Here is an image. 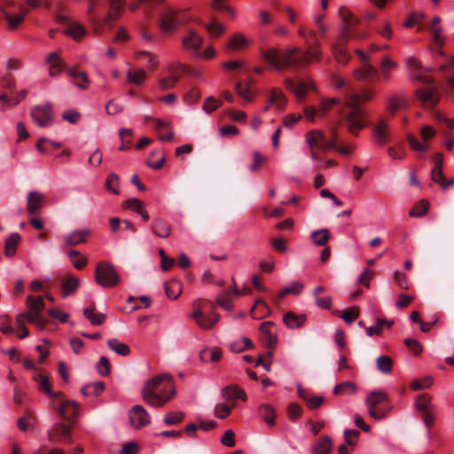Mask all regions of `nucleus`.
I'll use <instances>...</instances> for the list:
<instances>
[{"mask_svg":"<svg viewBox=\"0 0 454 454\" xmlns=\"http://www.w3.org/2000/svg\"><path fill=\"white\" fill-rule=\"evenodd\" d=\"M333 55L336 60L340 64H346L349 59V55L347 53L346 48L340 43H333L331 46Z\"/></svg>","mask_w":454,"mask_h":454,"instance_id":"e433bc0d","label":"nucleus"},{"mask_svg":"<svg viewBox=\"0 0 454 454\" xmlns=\"http://www.w3.org/2000/svg\"><path fill=\"white\" fill-rule=\"evenodd\" d=\"M80 285V280L74 276L66 277L61 285V295L66 298L75 293Z\"/></svg>","mask_w":454,"mask_h":454,"instance_id":"c85d7f7f","label":"nucleus"},{"mask_svg":"<svg viewBox=\"0 0 454 454\" xmlns=\"http://www.w3.org/2000/svg\"><path fill=\"white\" fill-rule=\"evenodd\" d=\"M387 325L390 327L393 325V321H387L384 319H378L374 325L366 328V334L372 336L373 334H380L383 329V325Z\"/></svg>","mask_w":454,"mask_h":454,"instance_id":"3c124183","label":"nucleus"},{"mask_svg":"<svg viewBox=\"0 0 454 454\" xmlns=\"http://www.w3.org/2000/svg\"><path fill=\"white\" fill-rule=\"evenodd\" d=\"M179 80V76L176 74H168L166 77L159 79L158 83L161 90H167L173 89Z\"/></svg>","mask_w":454,"mask_h":454,"instance_id":"a18cd8bd","label":"nucleus"},{"mask_svg":"<svg viewBox=\"0 0 454 454\" xmlns=\"http://www.w3.org/2000/svg\"><path fill=\"white\" fill-rule=\"evenodd\" d=\"M441 21V18L439 16H435L432 19V24L429 27L433 35V42L436 46L442 47L444 45V38L442 36V28L439 25Z\"/></svg>","mask_w":454,"mask_h":454,"instance_id":"bb28decb","label":"nucleus"},{"mask_svg":"<svg viewBox=\"0 0 454 454\" xmlns=\"http://www.w3.org/2000/svg\"><path fill=\"white\" fill-rule=\"evenodd\" d=\"M397 64L392 61L389 58L386 57L381 62V73L385 78H388L390 75V70L396 68Z\"/></svg>","mask_w":454,"mask_h":454,"instance_id":"338daca9","label":"nucleus"},{"mask_svg":"<svg viewBox=\"0 0 454 454\" xmlns=\"http://www.w3.org/2000/svg\"><path fill=\"white\" fill-rule=\"evenodd\" d=\"M98 372L101 376H108L110 374V362L106 356H101L96 365Z\"/></svg>","mask_w":454,"mask_h":454,"instance_id":"680f3d73","label":"nucleus"},{"mask_svg":"<svg viewBox=\"0 0 454 454\" xmlns=\"http://www.w3.org/2000/svg\"><path fill=\"white\" fill-rule=\"evenodd\" d=\"M340 102L338 98H322L318 106L319 118H325L329 111Z\"/></svg>","mask_w":454,"mask_h":454,"instance_id":"473e14b6","label":"nucleus"},{"mask_svg":"<svg viewBox=\"0 0 454 454\" xmlns=\"http://www.w3.org/2000/svg\"><path fill=\"white\" fill-rule=\"evenodd\" d=\"M286 87L292 91L296 98L301 102L305 99L307 91L309 90H314L315 85L312 81H293L291 79H286L285 81Z\"/></svg>","mask_w":454,"mask_h":454,"instance_id":"4468645a","label":"nucleus"},{"mask_svg":"<svg viewBox=\"0 0 454 454\" xmlns=\"http://www.w3.org/2000/svg\"><path fill=\"white\" fill-rule=\"evenodd\" d=\"M59 21L62 22L67 27L64 33L74 39L78 40L87 34V31L82 25L78 22L71 21L66 15H59Z\"/></svg>","mask_w":454,"mask_h":454,"instance_id":"f3484780","label":"nucleus"},{"mask_svg":"<svg viewBox=\"0 0 454 454\" xmlns=\"http://www.w3.org/2000/svg\"><path fill=\"white\" fill-rule=\"evenodd\" d=\"M20 240V236L19 233H12L10 235L4 244V254L8 257H12L14 255L16 252V247Z\"/></svg>","mask_w":454,"mask_h":454,"instance_id":"4c0bfd02","label":"nucleus"},{"mask_svg":"<svg viewBox=\"0 0 454 454\" xmlns=\"http://www.w3.org/2000/svg\"><path fill=\"white\" fill-rule=\"evenodd\" d=\"M333 450V441L328 435L320 437L310 448V454H330Z\"/></svg>","mask_w":454,"mask_h":454,"instance_id":"4be33fe9","label":"nucleus"},{"mask_svg":"<svg viewBox=\"0 0 454 454\" xmlns=\"http://www.w3.org/2000/svg\"><path fill=\"white\" fill-rule=\"evenodd\" d=\"M127 82L135 85H141L146 78V73L142 68L129 69L127 71Z\"/></svg>","mask_w":454,"mask_h":454,"instance_id":"7c9ffc66","label":"nucleus"},{"mask_svg":"<svg viewBox=\"0 0 454 454\" xmlns=\"http://www.w3.org/2000/svg\"><path fill=\"white\" fill-rule=\"evenodd\" d=\"M202 43L203 38L194 29H189L187 35L182 38L183 47L194 51L195 54L200 51Z\"/></svg>","mask_w":454,"mask_h":454,"instance_id":"aec40b11","label":"nucleus"},{"mask_svg":"<svg viewBox=\"0 0 454 454\" xmlns=\"http://www.w3.org/2000/svg\"><path fill=\"white\" fill-rule=\"evenodd\" d=\"M35 380L37 381L38 387L43 393L48 395H51L49 379L47 376L37 373L35 376Z\"/></svg>","mask_w":454,"mask_h":454,"instance_id":"4d7b16f0","label":"nucleus"},{"mask_svg":"<svg viewBox=\"0 0 454 454\" xmlns=\"http://www.w3.org/2000/svg\"><path fill=\"white\" fill-rule=\"evenodd\" d=\"M303 290V285L298 281L292 282L290 285L285 286L281 289L278 297L281 299L285 295L293 294H300Z\"/></svg>","mask_w":454,"mask_h":454,"instance_id":"09e8293b","label":"nucleus"},{"mask_svg":"<svg viewBox=\"0 0 454 454\" xmlns=\"http://www.w3.org/2000/svg\"><path fill=\"white\" fill-rule=\"evenodd\" d=\"M179 20L176 16V12L170 7H165L160 15V27L165 34L172 33L176 30Z\"/></svg>","mask_w":454,"mask_h":454,"instance_id":"2eb2a0df","label":"nucleus"},{"mask_svg":"<svg viewBox=\"0 0 454 454\" xmlns=\"http://www.w3.org/2000/svg\"><path fill=\"white\" fill-rule=\"evenodd\" d=\"M258 414L269 426L272 427L275 425V411L270 405H261L258 409Z\"/></svg>","mask_w":454,"mask_h":454,"instance_id":"f704fd0d","label":"nucleus"},{"mask_svg":"<svg viewBox=\"0 0 454 454\" xmlns=\"http://www.w3.org/2000/svg\"><path fill=\"white\" fill-rule=\"evenodd\" d=\"M27 13V9L16 4L13 0H3L0 4V14H3L8 27L12 30L16 29L23 21Z\"/></svg>","mask_w":454,"mask_h":454,"instance_id":"20e7f679","label":"nucleus"},{"mask_svg":"<svg viewBox=\"0 0 454 454\" xmlns=\"http://www.w3.org/2000/svg\"><path fill=\"white\" fill-rule=\"evenodd\" d=\"M361 100V97L354 92H348L345 97L343 103L344 106L349 107L351 110L355 107H358V104Z\"/></svg>","mask_w":454,"mask_h":454,"instance_id":"0e129e2a","label":"nucleus"},{"mask_svg":"<svg viewBox=\"0 0 454 454\" xmlns=\"http://www.w3.org/2000/svg\"><path fill=\"white\" fill-rule=\"evenodd\" d=\"M23 315V319L27 318L28 322L35 325L37 327L42 328L43 326L44 321L41 317V311H34L29 310L26 314Z\"/></svg>","mask_w":454,"mask_h":454,"instance_id":"8fccbe9b","label":"nucleus"},{"mask_svg":"<svg viewBox=\"0 0 454 454\" xmlns=\"http://www.w3.org/2000/svg\"><path fill=\"white\" fill-rule=\"evenodd\" d=\"M51 406L62 419L69 422L79 413V405L72 399H52Z\"/></svg>","mask_w":454,"mask_h":454,"instance_id":"423d86ee","label":"nucleus"},{"mask_svg":"<svg viewBox=\"0 0 454 454\" xmlns=\"http://www.w3.org/2000/svg\"><path fill=\"white\" fill-rule=\"evenodd\" d=\"M27 305L29 310L42 311L44 308V301L41 296L34 298L29 295L27 298Z\"/></svg>","mask_w":454,"mask_h":454,"instance_id":"864d4df0","label":"nucleus"},{"mask_svg":"<svg viewBox=\"0 0 454 454\" xmlns=\"http://www.w3.org/2000/svg\"><path fill=\"white\" fill-rule=\"evenodd\" d=\"M235 407V404H228L224 403H221L215 405V415L219 419L226 418L230 413L232 408Z\"/></svg>","mask_w":454,"mask_h":454,"instance_id":"6e6d98bb","label":"nucleus"},{"mask_svg":"<svg viewBox=\"0 0 454 454\" xmlns=\"http://www.w3.org/2000/svg\"><path fill=\"white\" fill-rule=\"evenodd\" d=\"M406 100L402 96H394L387 99V110L391 114H395L398 109L406 106Z\"/></svg>","mask_w":454,"mask_h":454,"instance_id":"37998d69","label":"nucleus"},{"mask_svg":"<svg viewBox=\"0 0 454 454\" xmlns=\"http://www.w3.org/2000/svg\"><path fill=\"white\" fill-rule=\"evenodd\" d=\"M107 190L114 194L119 193V176L116 174H110L106 181Z\"/></svg>","mask_w":454,"mask_h":454,"instance_id":"052dcab7","label":"nucleus"},{"mask_svg":"<svg viewBox=\"0 0 454 454\" xmlns=\"http://www.w3.org/2000/svg\"><path fill=\"white\" fill-rule=\"evenodd\" d=\"M43 195L38 192H30L27 194V211L30 215L37 214L41 209Z\"/></svg>","mask_w":454,"mask_h":454,"instance_id":"cd10ccee","label":"nucleus"},{"mask_svg":"<svg viewBox=\"0 0 454 454\" xmlns=\"http://www.w3.org/2000/svg\"><path fill=\"white\" fill-rule=\"evenodd\" d=\"M406 64L408 65V67L412 70L411 72V76L422 82V83H427L430 82V77L424 74L421 71H420V65L419 63V61L414 59V58H409L407 59L406 60Z\"/></svg>","mask_w":454,"mask_h":454,"instance_id":"393cba45","label":"nucleus"},{"mask_svg":"<svg viewBox=\"0 0 454 454\" xmlns=\"http://www.w3.org/2000/svg\"><path fill=\"white\" fill-rule=\"evenodd\" d=\"M307 317L303 314L297 315L294 312H287L283 317L285 325L291 329H298L303 326Z\"/></svg>","mask_w":454,"mask_h":454,"instance_id":"a878e982","label":"nucleus"},{"mask_svg":"<svg viewBox=\"0 0 454 454\" xmlns=\"http://www.w3.org/2000/svg\"><path fill=\"white\" fill-rule=\"evenodd\" d=\"M429 208V203L426 200H422L419 202L417 208L411 209L409 215L411 217H422L424 216Z\"/></svg>","mask_w":454,"mask_h":454,"instance_id":"13d9d810","label":"nucleus"},{"mask_svg":"<svg viewBox=\"0 0 454 454\" xmlns=\"http://www.w3.org/2000/svg\"><path fill=\"white\" fill-rule=\"evenodd\" d=\"M67 74L73 79V82L78 88L86 90L90 84V80L84 72H78L74 68L67 70Z\"/></svg>","mask_w":454,"mask_h":454,"instance_id":"c756f323","label":"nucleus"},{"mask_svg":"<svg viewBox=\"0 0 454 454\" xmlns=\"http://www.w3.org/2000/svg\"><path fill=\"white\" fill-rule=\"evenodd\" d=\"M250 44V41L243 34L237 33L230 37L226 49L228 51H242L248 47Z\"/></svg>","mask_w":454,"mask_h":454,"instance_id":"5701e85b","label":"nucleus"},{"mask_svg":"<svg viewBox=\"0 0 454 454\" xmlns=\"http://www.w3.org/2000/svg\"><path fill=\"white\" fill-rule=\"evenodd\" d=\"M306 142L310 146V148H319L323 150L331 149V147L335 146V138L333 137L331 140L325 138L324 133L319 129H314L308 132L305 135Z\"/></svg>","mask_w":454,"mask_h":454,"instance_id":"9d476101","label":"nucleus"},{"mask_svg":"<svg viewBox=\"0 0 454 454\" xmlns=\"http://www.w3.org/2000/svg\"><path fill=\"white\" fill-rule=\"evenodd\" d=\"M46 63L49 65V74L51 76L59 75L62 72L64 64L58 51L51 52L47 57Z\"/></svg>","mask_w":454,"mask_h":454,"instance_id":"b1692460","label":"nucleus"},{"mask_svg":"<svg viewBox=\"0 0 454 454\" xmlns=\"http://www.w3.org/2000/svg\"><path fill=\"white\" fill-rule=\"evenodd\" d=\"M176 393L173 378L167 373L149 379L142 388L143 397H173Z\"/></svg>","mask_w":454,"mask_h":454,"instance_id":"f03ea898","label":"nucleus"},{"mask_svg":"<svg viewBox=\"0 0 454 454\" xmlns=\"http://www.w3.org/2000/svg\"><path fill=\"white\" fill-rule=\"evenodd\" d=\"M286 104V98L280 89L273 88L268 92L266 106L262 108L263 112H268L271 106L284 108Z\"/></svg>","mask_w":454,"mask_h":454,"instance_id":"6ab92c4d","label":"nucleus"},{"mask_svg":"<svg viewBox=\"0 0 454 454\" xmlns=\"http://www.w3.org/2000/svg\"><path fill=\"white\" fill-rule=\"evenodd\" d=\"M105 390V384L102 381H95L89 383L82 387V394L83 395H95L98 396L103 394Z\"/></svg>","mask_w":454,"mask_h":454,"instance_id":"2f4dec72","label":"nucleus"},{"mask_svg":"<svg viewBox=\"0 0 454 454\" xmlns=\"http://www.w3.org/2000/svg\"><path fill=\"white\" fill-rule=\"evenodd\" d=\"M205 27L209 32L210 35L215 37L219 36L225 30L224 25L218 23L215 20L206 23Z\"/></svg>","mask_w":454,"mask_h":454,"instance_id":"603ef678","label":"nucleus"},{"mask_svg":"<svg viewBox=\"0 0 454 454\" xmlns=\"http://www.w3.org/2000/svg\"><path fill=\"white\" fill-rule=\"evenodd\" d=\"M130 424L135 428H141L150 423V416L141 405H135L129 413Z\"/></svg>","mask_w":454,"mask_h":454,"instance_id":"a211bd4d","label":"nucleus"},{"mask_svg":"<svg viewBox=\"0 0 454 454\" xmlns=\"http://www.w3.org/2000/svg\"><path fill=\"white\" fill-rule=\"evenodd\" d=\"M221 104L222 102L219 99H216L213 97H209L206 99L202 108L207 114H210L214 110L218 108L221 106Z\"/></svg>","mask_w":454,"mask_h":454,"instance_id":"774afa93","label":"nucleus"},{"mask_svg":"<svg viewBox=\"0 0 454 454\" xmlns=\"http://www.w3.org/2000/svg\"><path fill=\"white\" fill-rule=\"evenodd\" d=\"M222 356V350L218 348L213 349L205 348L200 351V358L201 361L217 362Z\"/></svg>","mask_w":454,"mask_h":454,"instance_id":"ea45409f","label":"nucleus"},{"mask_svg":"<svg viewBox=\"0 0 454 454\" xmlns=\"http://www.w3.org/2000/svg\"><path fill=\"white\" fill-rule=\"evenodd\" d=\"M49 440L54 442H71L70 428L62 423H55L48 431Z\"/></svg>","mask_w":454,"mask_h":454,"instance_id":"dca6fc26","label":"nucleus"},{"mask_svg":"<svg viewBox=\"0 0 454 454\" xmlns=\"http://www.w3.org/2000/svg\"><path fill=\"white\" fill-rule=\"evenodd\" d=\"M377 369L382 373L388 374L392 372V359L387 356H380L376 360Z\"/></svg>","mask_w":454,"mask_h":454,"instance_id":"49530a36","label":"nucleus"},{"mask_svg":"<svg viewBox=\"0 0 454 454\" xmlns=\"http://www.w3.org/2000/svg\"><path fill=\"white\" fill-rule=\"evenodd\" d=\"M96 282L106 288L114 287L120 282V275L110 262H99L95 271Z\"/></svg>","mask_w":454,"mask_h":454,"instance_id":"39448f33","label":"nucleus"},{"mask_svg":"<svg viewBox=\"0 0 454 454\" xmlns=\"http://www.w3.org/2000/svg\"><path fill=\"white\" fill-rule=\"evenodd\" d=\"M311 239L315 246L323 247L326 245L330 239L329 231L325 228L317 230L311 232Z\"/></svg>","mask_w":454,"mask_h":454,"instance_id":"c9c22d12","label":"nucleus"},{"mask_svg":"<svg viewBox=\"0 0 454 454\" xmlns=\"http://www.w3.org/2000/svg\"><path fill=\"white\" fill-rule=\"evenodd\" d=\"M88 233V231L85 230H76L72 233L66 235L64 237V240L67 245L75 246L81 243L85 242V238Z\"/></svg>","mask_w":454,"mask_h":454,"instance_id":"72a5a7b5","label":"nucleus"},{"mask_svg":"<svg viewBox=\"0 0 454 454\" xmlns=\"http://www.w3.org/2000/svg\"><path fill=\"white\" fill-rule=\"evenodd\" d=\"M184 418V413L182 411H170L168 412L164 418V423L168 426H173L180 423Z\"/></svg>","mask_w":454,"mask_h":454,"instance_id":"5fc2aeb1","label":"nucleus"},{"mask_svg":"<svg viewBox=\"0 0 454 454\" xmlns=\"http://www.w3.org/2000/svg\"><path fill=\"white\" fill-rule=\"evenodd\" d=\"M372 133L376 144L382 145L390 140V124L384 116H380L372 126Z\"/></svg>","mask_w":454,"mask_h":454,"instance_id":"6e6552de","label":"nucleus"},{"mask_svg":"<svg viewBox=\"0 0 454 454\" xmlns=\"http://www.w3.org/2000/svg\"><path fill=\"white\" fill-rule=\"evenodd\" d=\"M107 345L114 352L121 356H128L130 352L129 347L117 339H109Z\"/></svg>","mask_w":454,"mask_h":454,"instance_id":"79ce46f5","label":"nucleus"},{"mask_svg":"<svg viewBox=\"0 0 454 454\" xmlns=\"http://www.w3.org/2000/svg\"><path fill=\"white\" fill-rule=\"evenodd\" d=\"M216 303L225 310H231L233 306L231 304L229 290H224L221 295H219L216 299Z\"/></svg>","mask_w":454,"mask_h":454,"instance_id":"e2e57ef3","label":"nucleus"},{"mask_svg":"<svg viewBox=\"0 0 454 454\" xmlns=\"http://www.w3.org/2000/svg\"><path fill=\"white\" fill-rule=\"evenodd\" d=\"M414 406L418 416L426 427L427 440H433L435 435L433 427L436 418V407L432 403L431 399H415Z\"/></svg>","mask_w":454,"mask_h":454,"instance_id":"7ed1b4c3","label":"nucleus"},{"mask_svg":"<svg viewBox=\"0 0 454 454\" xmlns=\"http://www.w3.org/2000/svg\"><path fill=\"white\" fill-rule=\"evenodd\" d=\"M192 306L194 309L193 313L192 314V317L195 320L197 325L200 328L203 330L211 329L215 325V324L218 322L220 316L214 311L207 315L208 322H204V312L200 308V300L193 301Z\"/></svg>","mask_w":454,"mask_h":454,"instance_id":"1a4fd4ad","label":"nucleus"},{"mask_svg":"<svg viewBox=\"0 0 454 454\" xmlns=\"http://www.w3.org/2000/svg\"><path fill=\"white\" fill-rule=\"evenodd\" d=\"M84 317L94 325H100L104 323L106 316L103 313H94L92 309L86 308L83 310Z\"/></svg>","mask_w":454,"mask_h":454,"instance_id":"de8ad7c7","label":"nucleus"},{"mask_svg":"<svg viewBox=\"0 0 454 454\" xmlns=\"http://www.w3.org/2000/svg\"><path fill=\"white\" fill-rule=\"evenodd\" d=\"M363 119L364 113L359 107H355V109L345 115V124L350 134L357 136L358 132L364 129V123Z\"/></svg>","mask_w":454,"mask_h":454,"instance_id":"9b49d317","label":"nucleus"},{"mask_svg":"<svg viewBox=\"0 0 454 454\" xmlns=\"http://www.w3.org/2000/svg\"><path fill=\"white\" fill-rule=\"evenodd\" d=\"M52 116V106L45 103L43 106H36L31 110V117L39 127H46Z\"/></svg>","mask_w":454,"mask_h":454,"instance_id":"ddd939ff","label":"nucleus"},{"mask_svg":"<svg viewBox=\"0 0 454 454\" xmlns=\"http://www.w3.org/2000/svg\"><path fill=\"white\" fill-rule=\"evenodd\" d=\"M308 49L294 47L280 51L276 48H270L262 52V57L274 70L284 72L287 67L301 68L312 61H319L322 52L319 51L320 41L316 37L314 31L309 32L306 38Z\"/></svg>","mask_w":454,"mask_h":454,"instance_id":"f257e3e1","label":"nucleus"},{"mask_svg":"<svg viewBox=\"0 0 454 454\" xmlns=\"http://www.w3.org/2000/svg\"><path fill=\"white\" fill-rule=\"evenodd\" d=\"M424 84V87L416 90V97L425 107H433L439 99L437 91L434 87L431 85V81Z\"/></svg>","mask_w":454,"mask_h":454,"instance_id":"f8f14e48","label":"nucleus"},{"mask_svg":"<svg viewBox=\"0 0 454 454\" xmlns=\"http://www.w3.org/2000/svg\"><path fill=\"white\" fill-rule=\"evenodd\" d=\"M356 392V385L349 381L336 385L333 389V394L336 395H353Z\"/></svg>","mask_w":454,"mask_h":454,"instance_id":"a19ab883","label":"nucleus"},{"mask_svg":"<svg viewBox=\"0 0 454 454\" xmlns=\"http://www.w3.org/2000/svg\"><path fill=\"white\" fill-rule=\"evenodd\" d=\"M354 77L356 80L372 82L378 78V70L370 63L364 64L354 71Z\"/></svg>","mask_w":454,"mask_h":454,"instance_id":"412c9836","label":"nucleus"},{"mask_svg":"<svg viewBox=\"0 0 454 454\" xmlns=\"http://www.w3.org/2000/svg\"><path fill=\"white\" fill-rule=\"evenodd\" d=\"M432 180L434 183L439 184L443 190H446L449 187V184H446L444 179V176L442 173V168H433L431 172Z\"/></svg>","mask_w":454,"mask_h":454,"instance_id":"bf43d9fd","label":"nucleus"},{"mask_svg":"<svg viewBox=\"0 0 454 454\" xmlns=\"http://www.w3.org/2000/svg\"><path fill=\"white\" fill-rule=\"evenodd\" d=\"M124 207L139 214L145 207L143 201L138 199H129L124 202Z\"/></svg>","mask_w":454,"mask_h":454,"instance_id":"69168bd1","label":"nucleus"},{"mask_svg":"<svg viewBox=\"0 0 454 454\" xmlns=\"http://www.w3.org/2000/svg\"><path fill=\"white\" fill-rule=\"evenodd\" d=\"M366 407L371 417L380 419L393 410L394 404L390 399H366Z\"/></svg>","mask_w":454,"mask_h":454,"instance_id":"0eeeda50","label":"nucleus"},{"mask_svg":"<svg viewBox=\"0 0 454 454\" xmlns=\"http://www.w3.org/2000/svg\"><path fill=\"white\" fill-rule=\"evenodd\" d=\"M222 397H246V394L242 388L236 385L225 387L221 391Z\"/></svg>","mask_w":454,"mask_h":454,"instance_id":"c03bdc74","label":"nucleus"},{"mask_svg":"<svg viewBox=\"0 0 454 454\" xmlns=\"http://www.w3.org/2000/svg\"><path fill=\"white\" fill-rule=\"evenodd\" d=\"M152 230L155 235L160 238H167L170 234L169 225L161 219H157L153 223Z\"/></svg>","mask_w":454,"mask_h":454,"instance_id":"58836bf2","label":"nucleus"}]
</instances>
